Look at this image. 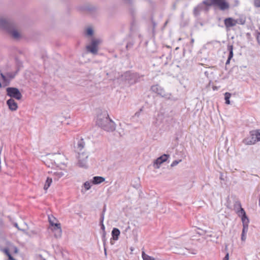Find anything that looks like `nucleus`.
<instances>
[{"mask_svg": "<svg viewBox=\"0 0 260 260\" xmlns=\"http://www.w3.org/2000/svg\"><path fill=\"white\" fill-rule=\"evenodd\" d=\"M0 28L14 39H18L20 37L16 23L11 18L0 16Z\"/></svg>", "mask_w": 260, "mask_h": 260, "instance_id": "nucleus-1", "label": "nucleus"}, {"mask_svg": "<svg viewBox=\"0 0 260 260\" xmlns=\"http://www.w3.org/2000/svg\"><path fill=\"white\" fill-rule=\"evenodd\" d=\"M96 124L107 132H113L115 129V123L110 118L106 111L101 113L98 116Z\"/></svg>", "mask_w": 260, "mask_h": 260, "instance_id": "nucleus-2", "label": "nucleus"}, {"mask_svg": "<svg viewBox=\"0 0 260 260\" xmlns=\"http://www.w3.org/2000/svg\"><path fill=\"white\" fill-rule=\"evenodd\" d=\"M240 210L238 211V213L239 216H241L242 221L243 222V229L242 232L241 234V240L242 241H245L246 239L245 235L248 232V223L249 222V219L246 216V212L244 211V209L241 207V204H239Z\"/></svg>", "mask_w": 260, "mask_h": 260, "instance_id": "nucleus-3", "label": "nucleus"}, {"mask_svg": "<svg viewBox=\"0 0 260 260\" xmlns=\"http://www.w3.org/2000/svg\"><path fill=\"white\" fill-rule=\"evenodd\" d=\"M250 137L243 140V143L246 145L254 144L256 142L260 141V129L251 131Z\"/></svg>", "mask_w": 260, "mask_h": 260, "instance_id": "nucleus-4", "label": "nucleus"}, {"mask_svg": "<svg viewBox=\"0 0 260 260\" xmlns=\"http://www.w3.org/2000/svg\"><path fill=\"white\" fill-rule=\"evenodd\" d=\"M88 154L87 152L83 151L82 153H79L77 157L78 158V166L80 168L86 169L88 168Z\"/></svg>", "mask_w": 260, "mask_h": 260, "instance_id": "nucleus-5", "label": "nucleus"}, {"mask_svg": "<svg viewBox=\"0 0 260 260\" xmlns=\"http://www.w3.org/2000/svg\"><path fill=\"white\" fill-rule=\"evenodd\" d=\"M7 95L10 97V99H15L17 100H20L22 98V94L19 90L16 87H7L6 88Z\"/></svg>", "mask_w": 260, "mask_h": 260, "instance_id": "nucleus-6", "label": "nucleus"}, {"mask_svg": "<svg viewBox=\"0 0 260 260\" xmlns=\"http://www.w3.org/2000/svg\"><path fill=\"white\" fill-rule=\"evenodd\" d=\"M101 42V41L100 39H92L91 43L86 46L87 51L93 55L97 54L98 52V45Z\"/></svg>", "mask_w": 260, "mask_h": 260, "instance_id": "nucleus-7", "label": "nucleus"}, {"mask_svg": "<svg viewBox=\"0 0 260 260\" xmlns=\"http://www.w3.org/2000/svg\"><path fill=\"white\" fill-rule=\"evenodd\" d=\"M122 77L130 84H133L138 82V75L137 73L126 72L122 75Z\"/></svg>", "mask_w": 260, "mask_h": 260, "instance_id": "nucleus-8", "label": "nucleus"}, {"mask_svg": "<svg viewBox=\"0 0 260 260\" xmlns=\"http://www.w3.org/2000/svg\"><path fill=\"white\" fill-rule=\"evenodd\" d=\"M11 81L7 78L6 75L0 70V87H5L9 85Z\"/></svg>", "mask_w": 260, "mask_h": 260, "instance_id": "nucleus-9", "label": "nucleus"}, {"mask_svg": "<svg viewBox=\"0 0 260 260\" xmlns=\"http://www.w3.org/2000/svg\"><path fill=\"white\" fill-rule=\"evenodd\" d=\"M170 157L169 154H164L158 157L155 160L154 162V167L156 169H158L160 167V165L163 162H165L168 158Z\"/></svg>", "mask_w": 260, "mask_h": 260, "instance_id": "nucleus-10", "label": "nucleus"}, {"mask_svg": "<svg viewBox=\"0 0 260 260\" xmlns=\"http://www.w3.org/2000/svg\"><path fill=\"white\" fill-rule=\"evenodd\" d=\"M153 92L160 95L162 97H168V94H166L164 89L158 85H153L151 87Z\"/></svg>", "mask_w": 260, "mask_h": 260, "instance_id": "nucleus-11", "label": "nucleus"}, {"mask_svg": "<svg viewBox=\"0 0 260 260\" xmlns=\"http://www.w3.org/2000/svg\"><path fill=\"white\" fill-rule=\"evenodd\" d=\"M85 142L83 139L78 140L77 144L75 145V151L79 154L82 153L84 148Z\"/></svg>", "mask_w": 260, "mask_h": 260, "instance_id": "nucleus-12", "label": "nucleus"}, {"mask_svg": "<svg viewBox=\"0 0 260 260\" xmlns=\"http://www.w3.org/2000/svg\"><path fill=\"white\" fill-rule=\"evenodd\" d=\"M9 109L12 111L17 110L18 109V105L17 103L13 99H10L6 102Z\"/></svg>", "mask_w": 260, "mask_h": 260, "instance_id": "nucleus-13", "label": "nucleus"}, {"mask_svg": "<svg viewBox=\"0 0 260 260\" xmlns=\"http://www.w3.org/2000/svg\"><path fill=\"white\" fill-rule=\"evenodd\" d=\"M224 23L226 28L229 29V28L235 26L236 25L235 19L232 17L226 18L224 20Z\"/></svg>", "mask_w": 260, "mask_h": 260, "instance_id": "nucleus-14", "label": "nucleus"}, {"mask_svg": "<svg viewBox=\"0 0 260 260\" xmlns=\"http://www.w3.org/2000/svg\"><path fill=\"white\" fill-rule=\"evenodd\" d=\"M66 173V171L61 170H58L54 172L53 173L54 176V180H58L59 178L63 177L65 175Z\"/></svg>", "mask_w": 260, "mask_h": 260, "instance_id": "nucleus-15", "label": "nucleus"}, {"mask_svg": "<svg viewBox=\"0 0 260 260\" xmlns=\"http://www.w3.org/2000/svg\"><path fill=\"white\" fill-rule=\"evenodd\" d=\"M55 226L57 227V231H53L54 232V237L56 238H59L61 236L62 230L61 229L60 224L59 223H56Z\"/></svg>", "mask_w": 260, "mask_h": 260, "instance_id": "nucleus-16", "label": "nucleus"}, {"mask_svg": "<svg viewBox=\"0 0 260 260\" xmlns=\"http://www.w3.org/2000/svg\"><path fill=\"white\" fill-rule=\"evenodd\" d=\"M228 50L229 51V54L228 59L225 62V64L227 65L230 63L231 59L233 57V46L232 45H228Z\"/></svg>", "mask_w": 260, "mask_h": 260, "instance_id": "nucleus-17", "label": "nucleus"}, {"mask_svg": "<svg viewBox=\"0 0 260 260\" xmlns=\"http://www.w3.org/2000/svg\"><path fill=\"white\" fill-rule=\"evenodd\" d=\"M105 180V178L101 176H94L92 180L93 184H99Z\"/></svg>", "mask_w": 260, "mask_h": 260, "instance_id": "nucleus-18", "label": "nucleus"}, {"mask_svg": "<svg viewBox=\"0 0 260 260\" xmlns=\"http://www.w3.org/2000/svg\"><path fill=\"white\" fill-rule=\"evenodd\" d=\"M120 231L117 228H113L112 231V236L113 240H117L120 235Z\"/></svg>", "mask_w": 260, "mask_h": 260, "instance_id": "nucleus-19", "label": "nucleus"}, {"mask_svg": "<svg viewBox=\"0 0 260 260\" xmlns=\"http://www.w3.org/2000/svg\"><path fill=\"white\" fill-rule=\"evenodd\" d=\"M217 5L222 10H225L229 8V5L223 0H222L220 3H219Z\"/></svg>", "mask_w": 260, "mask_h": 260, "instance_id": "nucleus-20", "label": "nucleus"}, {"mask_svg": "<svg viewBox=\"0 0 260 260\" xmlns=\"http://www.w3.org/2000/svg\"><path fill=\"white\" fill-rule=\"evenodd\" d=\"M52 182V178L47 177L44 186V190H46L47 189L50 187L51 183Z\"/></svg>", "mask_w": 260, "mask_h": 260, "instance_id": "nucleus-21", "label": "nucleus"}, {"mask_svg": "<svg viewBox=\"0 0 260 260\" xmlns=\"http://www.w3.org/2000/svg\"><path fill=\"white\" fill-rule=\"evenodd\" d=\"M245 21L246 20L244 17H240L238 19H235V24L236 25L237 24L244 25L245 23Z\"/></svg>", "mask_w": 260, "mask_h": 260, "instance_id": "nucleus-22", "label": "nucleus"}, {"mask_svg": "<svg viewBox=\"0 0 260 260\" xmlns=\"http://www.w3.org/2000/svg\"><path fill=\"white\" fill-rule=\"evenodd\" d=\"M202 9V4H199L197 7H195L193 10V13L195 15H198L200 13V11Z\"/></svg>", "mask_w": 260, "mask_h": 260, "instance_id": "nucleus-23", "label": "nucleus"}, {"mask_svg": "<svg viewBox=\"0 0 260 260\" xmlns=\"http://www.w3.org/2000/svg\"><path fill=\"white\" fill-rule=\"evenodd\" d=\"M231 96V93L229 92H225L224 94V100L225 101V104L229 105L230 104V99Z\"/></svg>", "mask_w": 260, "mask_h": 260, "instance_id": "nucleus-24", "label": "nucleus"}, {"mask_svg": "<svg viewBox=\"0 0 260 260\" xmlns=\"http://www.w3.org/2000/svg\"><path fill=\"white\" fill-rule=\"evenodd\" d=\"M142 257L143 260H155L154 258L146 254L144 251L142 252Z\"/></svg>", "mask_w": 260, "mask_h": 260, "instance_id": "nucleus-25", "label": "nucleus"}, {"mask_svg": "<svg viewBox=\"0 0 260 260\" xmlns=\"http://www.w3.org/2000/svg\"><path fill=\"white\" fill-rule=\"evenodd\" d=\"M6 75L7 78H8L10 81H11L13 78H14L16 73H13L10 72H7L5 73Z\"/></svg>", "mask_w": 260, "mask_h": 260, "instance_id": "nucleus-26", "label": "nucleus"}, {"mask_svg": "<svg viewBox=\"0 0 260 260\" xmlns=\"http://www.w3.org/2000/svg\"><path fill=\"white\" fill-rule=\"evenodd\" d=\"M213 0H204L202 2V6L204 5H205L208 6H210L213 5Z\"/></svg>", "mask_w": 260, "mask_h": 260, "instance_id": "nucleus-27", "label": "nucleus"}, {"mask_svg": "<svg viewBox=\"0 0 260 260\" xmlns=\"http://www.w3.org/2000/svg\"><path fill=\"white\" fill-rule=\"evenodd\" d=\"M56 218L54 217L53 216L50 217V216H48V220L51 226H55V224L56 223L54 222V220H55Z\"/></svg>", "mask_w": 260, "mask_h": 260, "instance_id": "nucleus-28", "label": "nucleus"}, {"mask_svg": "<svg viewBox=\"0 0 260 260\" xmlns=\"http://www.w3.org/2000/svg\"><path fill=\"white\" fill-rule=\"evenodd\" d=\"M93 34V30L91 28H88L86 29V35L88 36H92Z\"/></svg>", "mask_w": 260, "mask_h": 260, "instance_id": "nucleus-29", "label": "nucleus"}, {"mask_svg": "<svg viewBox=\"0 0 260 260\" xmlns=\"http://www.w3.org/2000/svg\"><path fill=\"white\" fill-rule=\"evenodd\" d=\"M14 226L16 227L18 230L22 231L23 232H25L26 230H27V228H20L18 226V224L17 223L15 222L14 223Z\"/></svg>", "mask_w": 260, "mask_h": 260, "instance_id": "nucleus-30", "label": "nucleus"}, {"mask_svg": "<svg viewBox=\"0 0 260 260\" xmlns=\"http://www.w3.org/2000/svg\"><path fill=\"white\" fill-rule=\"evenodd\" d=\"M185 251H187V249H186L181 248L180 249H179V250H178L177 251H175V252H176L177 253H178L179 254H186V252Z\"/></svg>", "mask_w": 260, "mask_h": 260, "instance_id": "nucleus-31", "label": "nucleus"}, {"mask_svg": "<svg viewBox=\"0 0 260 260\" xmlns=\"http://www.w3.org/2000/svg\"><path fill=\"white\" fill-rule=\"evenodd\" d=\"M84 186L86 190H89L91 187L90 183L88 181H86L84 183Z\"/></svg>", "mask_w": 260, "mask_h": 260, "instance_id": "nucleus-32", "label": "nucleus"}, {"mask_svg": "<svg viewBox=\"0 0 260 260\" xmlns=\"http://www.w3.org/2000/svg\"><path fill=\"white\" fill-rule=\"evenodd\" d=\"M59 156V155H57V154H54L53 155H52V156H53V162L55 165H58L59 164V162H58V161L57 160L56 161V159H57V157H58Z\"/></svg>", "mask_w": 260, "mask_h": 260, "instance_id": "nucleus-33", "label": "nucleus"}, {"mask_svg": "<svg viewBox=\"0 0 260 260\" xmlns=\"http://www.w3.org/2000/svg\"><path fill=\"white\" fill-rule=\"evenodd\" d=\"M181 161V159L180 160H175L172 162V163L171 165V167H174L177 165L180 161Z\"/></svg>", "mask_w": 260, "mask_h": 260, "instance_id": "nucleus-34", "label": "nucleus"}, {"mask_svg": "<svg viewBox=\"0 0 260 260\" xmlns=\"http://www.w3.org/2000/svg\"><path fill=\"white\" fill-rule=\"evenodd\" d=\"M254 6H255V7L259 8L260 7V0H254Z\"/></svg>", "mask_w": 260, "mask_h": 260, "instance_id": "nucleus-35", "label": "nucleus"}, {"mask_svg": "<svg viewBox=\"0 0 260 260\" xmlns=\"http://www.w3.org/2000/svg\"><path fill=\"white\" fill-rule=\"evenodd\" d=\"M4 251L7 254V255L8 256V259H10V255H11V254H10V253L9 252V249L8 248H6L4 249Z\"/></svg>", "mask_w": 260, "mask_h": 260, "instance_id": "nucleus-36", "label": "nucleus"}, {"mask_svg": "<svg viewBox=\"0 0 260 260\" xmlns=\"http://www.w3.org/2000/svg\"><path fill=\"white\" fill-rule=\"evenodd\" d=\"M102 240L103 241L104 245H105L106 243V232H102Z\"/></svg>", "mask_w": 260, "mask_h": 260, "instance_id": "nucleus-37", "label": "nucleus"}, {"mask_svg": "<svg viewBox=\"0 0 260 260\" xmlns=\"http://www.w3.org/2000/svg\"><path fill=\"white\" fill-rule=\"evenodd\" d=\"M222 0H213V5H217L219 3H220Z\"/></svg>", "mask_w": 260, "mask_h": 260, "instance_id": "nucleus-38", "label": "nucleus"}, {"mask_svg": "<svg viewBox=\"0 0 260 260\" xmlns=\"http://www.w3.org/2000/svg\"><path fill=\"white\" fill-rule=\"evenodd\" d=\"M104 219V213H102L101 216L100 223H103Z\"/></svg>", "mask_w": 260, "mask_h": 260, "instance_id": "nucleus-39", "label": "nucleus"}, {"mask_svg": "<svg viewBox=\"0 0 260 260\" xmlns=\"http://www.w3.org/2000/svg\"><path fill=\"white\" fill-rule=\"evenodd\" d=\"M100 225H101V229L102 230V232H105V225H104V223H101Z\"/></svg>", "mask_w": 260, "mask_h": 260, "instance_id": "nucleus-40", "label": "nucleus"}, {"mask_svg": "<svg viewBox=\"0 0 260 260\" xmlns=\"http://www.w3.org/2000/svg\"><path fill=\"white\" fill-rule=\"evenodd\" d=\"M229 253L228 252H227L222 260H229Z\"/></svg>", "mask_w": 260, "mask_h": 260, "instance_id": "nucleus-41", "label": "nucleus"}, {"mask_svg": "<svg viewBox=\"0 0 260 260\" xmlns=\"http://www.w3.org/2000/svg\"><path fill=\"white\" fill-rule=\"evenodd\" d=\"M124 3L127 4H132V0H122Z\"/></svg>", "mask_w": 260, "mask_h": 260, "instance_id": "nucleus-42", "label": "nucleus"}, {"mask_svg": "<svg viewBox=\"0 0 260 260\" xmlns=\"http://www.w3.org/2000/svg\"><path fill=\"white\" fill-rule=\"evenodd\" d=\"M257 40L258 43L260 44V32H259L257 36Z\"/></svg>", "mask_w": 260, "mask_h": 260, "instance_id": "nucleus-43", "label": "nucleus"}, {"mask_svg": "<svg viewBox=\"0 0 260 260\" xmlns=\"http://www.w3.org/2000/svg\"><path fill=\"white\" fill-rule=\"evenodd\" d=\"M8 260H16L12 256V255H10V259H8Z\"/></svg>", "mask_w": 260, "mask_h": 260, "instance_id": "nucleus-44", "label": "nucleus"}, {"mask_svg": "<svg viewBox=\"0 0 260 260\" xmlns=\"http://www.w3.org/2000/svg\"><path fill=\"white\" fill-rule=\"evenodd\" d=\"M54 226V227H53V229H52V230H53V231H57V227H56V226Z\"/></svg>", "mask_w": 260, "mask_h": 260, "instance_id": "nucleus-45", "label": "nucleus"}, {"mask_svg": "<svg viewBox=\"0 0 260 260\" xmlns=\"http://www.w3.org/2000/svg\"><path fill=\"white\" fill-rule=\"evenodd\" d=\"M13 248L14 249V251L15 252H17V248L16 247H13Z\"/></svg>", "mask_w": 260, "mask_h": 260, "instance_id": "nucleus-46", "label": "nucleus"}, {"mask_svg": "<svg viewBox=\"0 0 260 260\" xmlns=\"http://www.w3.org/2000/svg\"><path fill=\"white\" fill-rule=\"evenodd\" d=\"M2 149H3V147L2 146H0V154L2 153Z\"/></svg>", "mask_w": 260, "mask_h": 260, "instance_id": "nucleus-47", "label": "nucleus"}, {"mask_svg": "<svg viewBox=\"0 0 260 260\" xmlns=\"http://www.w3.org/2000/svg\"><path fill=\"white\" fill-rule=\"evenodd\" d=\"M140 113V112H137V113H136L135 115H137V116H139Z\"/></svg>", "mask_w": 260, "mask_h": 260, "instance_id": "nucleus-48", "label": "nucleus"}, {"mask_svg": "<svg viewBox=\"0 0 260 260\" xmlns=\"http://www.w3.org/2000/svg\"><path fill=\"white\" fill-rule=\"evenodd\" d=\"M105 210H106V208H105V207H104V208L103 209L102 213H104V212H105Z\"/></svg>", "mask_w": 260, "mask_h": 260, "instance_id": "nucleus-49", "label": "nucleus"}, {"mask_svg": "<svg viewBox=\"0 0 260 260\" xmlns=\"http://www.w3.org/2000/svg\"><path fill=\"white\" fill-rule=\"evenodd\" d=\"M193 42H194V40L193 39H192L191 40V43H193Z\"/></svg>", "mask_w": 260, "mask_h": 260, "instance_id": "nucleus-50", "label": "nucleus"}, {"mask_svg": "<svg viewBox=\"0 0 260 260\" xmlns=\"http://www.w3.org/2000/svg\"><path fill=\"white\" fill-rule=\"evenodd\" d=\"M104 250H105V254L106 255L107 253H106V249L105 248H104Z\"/></svg>", "mask_w": 260, "mask_h": 260, "instance_id": "nucleus-51", "label": "nucleus"}, {"mask_svg": "<svg viewBox=\"0 0 260 260\" xmlns=\"http://www.w3.org/2000/svg\"><path fill=\"white\" fill-rule=\"evenodd\" d=\"M207 73H208V72H207V71H205V75H207Z\"/></svg>", "mask_w": 260, "mask_h": 260, "instance_id": "nucleus-52", "label": "nucleus"}, {"mask_svg": "<svg viewBox=\"0 0 260 260\" xmlns=\"http://www.w3.org/2000/svg\"><path fill=\"white\" fill-rule=\"evenodd\" d=\"M24 225H25L26 227L27 226V224L25 223H24Z\"/></svg>", "mask_w": 260, "mask_h": 260, "instance_id": "nucleus-53", "label": "nucleus"}, {"mask_svg": "<svg viewBox=\"0 0 260 260\" xmlns=\"http://www.w3.org/2000/svg\"><path fill=\"white\" fill-rule=\"evenodd\" d=\"M155 23L154 22H153V26H155Z\"/></svg>", "mask_w": 260, "mask_h": 260, "instance_id": "nucleus-54", "label": "nucleus"}, {"mask_svg": "<svg viewBox=\"0 0 260 260\" xmlns=\"http://www.w3.org/2000/svg\"><path fill=\"white\" fill-rule=\"evenodd\" d=\"M207 236H209V237H211V235H208Z\"/></svg>", "mask_w": 260, "mask_h": 260, "instance_id": "nucleus-55", "label": "nucleus"}, {"mask_svg": "<svg viewBox=\"0 0 260 260\" xmlns=\"http://www.w3.org/2000/svg\"><path fill=\"white\" fill-rule=\"evenodd\" d=\"M129 228V226H128L126 230Z\"/></svg>", "mask_w": 260, "mask_h": 260, "instance_id": "nucleus-56", "label": "nucleus"}]
</instances>
